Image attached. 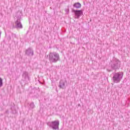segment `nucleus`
<instances>
[{"label": "nucleus", "instance_id": "obj_1", "mask_svg": "<svg viewBox=\"0 0 130 130\" xmlns=\"http://www.w3.org/2000/svg\"><path fill=\"white\" fill-rule=\"evenodd\" d=\"M49 58L51 61L55 62L58 60V54L56 53H51L49 55Z\"/></svg>", "mask_w": 130, "mask_h": 130}, {"label": "nucleus", "instance_id": "obj_2", "mask_svg": "<svg viewBox=\"0 0 130 130\" xmlns=\"http://www.w3.org/2000/svg\"><path fill=\"white\" fill-rule=\"evenodd\" d=\"M73 12L75 13V15L77 17V19H79V18H80V16L83 15V11L82 10H73Z\"/></svg>", "mask_w": 130, "mask_h": 130}, {"label": "nucleus", "instance_id": "obj_3", "mask_svg": "<svg viewBox=\"0 0 130 130\" xmlns=\"http://www.w3.org/2000/svg\"><path fill=\"white\" fill-rule=\"evenodd\" d=\"M52 127L54 129L55 128H57L58 127V125L59 124V122L58 121H55L51 122Z\"/></svg>", "mask_w": 130, "mask_h": 130}, {"label": "nucleus", "instance_id": "obj_4", "mask_svg": "<svg viewBox=\"0 0 130 130\" xmlns=\"http://www.w3.org/2000/svg\"><path fill=\"white\" fill-rule=\"evenodd\" d=\"M119 77H120V74L116 73L113 77V80L114 82H115L116 81H118V80H119Z\"/></svg>", "mask_w": 130, "mask_h": 130}, {"label": "nucleus", "instance_id": "obj_5", "mask_svg": "<svg viewBox=\"0 0 130 130\" xmlns=\"http://www.w3.org/2000/svg\"><path fill=\"white\" fill-rule=\"evenodd\" d=\"M73 7L76 9H80L82 7V5L79 3H76L74 4Z\"/></svg>", "mask_w": 130, "mask_h": 130}, {"label": "nucleus", "instance_id": "obj_6", "mask_svg": "<svg viewBox=\"0 0 130 130\" xmlns=\"http://www.w3.org/2000/svg\"><path fill=\"white\" fill-rule=\"evenodd\" d=\"M16 24L17 28H23V25H22V24L21 23V22L17 21L16 22Z\"/></svg>", "mask_w": 130, "mask_h": 130}, {"label": "nucleus", "instance_id": "obj_7", "mask_svg": "<svg viewBox=\"0 0 130 130\" xmlns=\"http://www.w3.org/2000/svg\"><path fill=\"white\" fill-rule=\"evenodd\" d=\"M64 87V82L63 81L60 82V87L63 89Z\"/></svg>", "mask_w": 130, "mask_h": 130}, {"label": "nucleus", "instance_id": "obj_8", "mask_svg": "<svg viewBox=\"0 0 130 130\" xmlns=\"http://www.w3.org/2000/svg\"><path fill=\"white\" fill-rule=\"evenodd\" d=\"M3 86V79L0 78V87Z\"/></svg>", "mask_w": 130, "mask_h": 130}]
</instances>
